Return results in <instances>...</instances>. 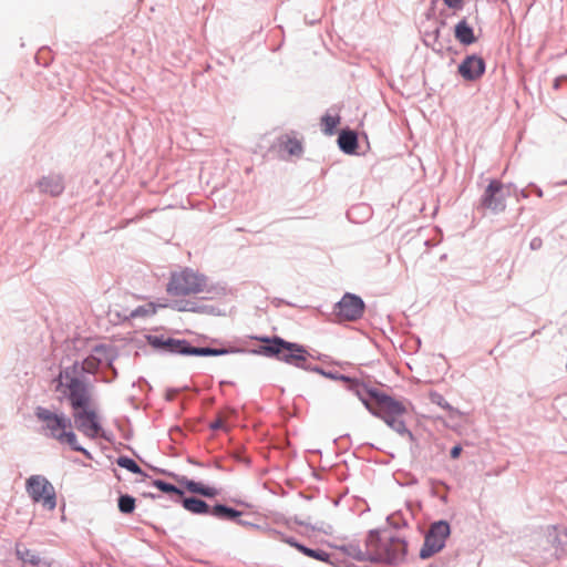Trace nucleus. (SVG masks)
Masks as SVG:
<instances>
[{
    "mask_svg": "<svg viewBox=\"0 0 567 567\" xmlns=\"http://www.w3.org/2000/svg\"><path fill=\"white\" fill-rule=\"evenodd\" d=\"M408 545L390 529L371 530L364 543V549L350 546L349 554L360 561L398 564L406 555Z\"/></svg>",
    "mask_w": 567,
    "mask_h": 567,
    "instance_id": "1",
    "label": "nucleus"
},
{
    "mask_svg": "<svg viewBox=\"0 0 567 567\" xmlns=\"http://www.w3.org/2000/svg\"><path fill=\"white\" fill-rule=\"evenodd\" d=\"M357 395L371 414L382 419L398 434L413 440V434L402 420L406 413L402 402L365 384H357Z\"/></svg>",
    "mask_w": 567,
    "mask_h": 567,
    "instance_id": "2",
    "label": "nucleus"
},
{
    "mask_svg": "<svg viewBox=\"0 0 567 567\" xmlns=\"http://www.w3.org/2000/svg\"><path fill=\"white\" fill-rule=\"evenodd\" d=\"M68 400L74 426L90 439L106 437L100 423L99 415L93 406V393H89L78 383H72V391H60Z\"/></svg>",
    "mask_w": 567,
    "mask_h": 567,
    "instance_id": "3",
    "label": "nucleus"
},
{
    "mask_svg": "<svg viewBox=\"0 0 567 567\" xmlns=\"http://www.w3.org/2000/svg\"><path fill=\"white\" fill-rule=\"evenodd\" d=\"M103 364V359H97L94 354H90L83 361H75L60 370L58 377L53 380L55 383V392L72 391V383H78L79 386L85 389L89 393H93L94 379L93 377L100 367Z\"/></svg>",
    "mask_w": 567,
    "mask_h": 567,
    "instance_id": "4",
    "label": "nucleus"
},
{
    "mask_svg": "<svg viewBox=\"0 0 567 567\" xmlns=\"http://www.w3.org/2000/svg\"><path fill=\"white\" fill-rule=\"evenodd\" d=\"M146 340L161 353L174 355L219 357L234 351L225 348L194 347L186 339H175L164 334H148Z\"/></svg>",
    "mask_w": 567,
    "mask_h": 567,
    "instance_id": "5",
    "label": "nucleus"
},
{
    "mask_svg": "<svg viewBox=\"0 0 567 567\" xmlns=\"http://www.w3.org/2000/svg\"><path fill=\"white\" fill-rule=\"evenodd\" d=\"M262 341L264 344L255 351L256 353L268 358H276L299 369H307V357L309 353L303 346L286 341L277 336L265 338Z\"/></svg>",
    "mask_w": 567,
    "mask_h": 567,
    "instance_id": "6",
    "label": "nucleus"
},
{
    "mask_svg": "<svg viewBox=\"0 0 567 567\" xmlns=\"http://www.w3.org/2000/svg\"><path fill=\"white\" fill-rule=\"evenodd\" d=\"M206 277L189 268L172 274L167 284V292L172 296H188L204 291Z\"/></svg>",
    "mask_w": 567,
    "mask_h": 567,
    "instance_id": "7",
    "label": "nucleus"
},
{
    "mask_svg": "<svg viewBox=\"0 0 567 567\" xmlns=\"http://www.w3.org/2000/svg\"><path fill=\"white\" fill-rule=\"evenodd\" d=\"M34 415L42 424L43 433L56 441L62 435V432L72 427L71 417L63 413L58 414L52 412L44 406H37L34 410Z\"/></svg>",
    "mask_w": 567,
    "mask_h": 567,
    "instance_id": "8",
    "label": "nucleus"
},
{
    "mask_svg": "<svg viewBox=\"0 0 567 567\" xmlns=\"http://www.w3.org/2000/svg\"><path fill=\"white\" fill-rule=\"evenodd\" d=\"M27 491L31 498L41 503L49 511L56 506L55 491L52 484L41 475H33L27 481Z\"/></svg>",
    "mask_w": 567,
    "mask_h": 567,
    "instance_id": "9",
    "label": "nucleus"
},
{
    "mask_svg": "<svg viewBox=\"0 0 567 567\" xmlns=\"http://www.w3.org/2000/svg\"><path fill=\"white\" fill-rule=\"evenodd\" d=\"M449 535L450 525L446 522L440 520L434 523L425 535L424 544L420 550V557L426 559L439 553L444 547Z\"/></svg>",
    "mask_w": 567,
    "mask_h": 567,
    "instance_id": "10",
    "label": "nucleus"
},
{
    "mask_svg": "<svg viewBox=\"0 0 567 567\" xmlns=\"http://www.w3.org/2000/svg\"><path fill=\"white\" fill-rule=\"evenodd\" d=\"M364 311V302L361 297L347 292L340 301L336 303L334 312L341 320L355 321L360 319Z\"/></svg>",
    "mask_w": 567,
    "mask_h": 567,
    "instance_id": "11",
    "label": "nucleus"
},
{
    "mask_svg": "<svg viewBox=\"0 0 567 567\" xmlns=\"http://www.w3.org/2000/svg\"><path fill=\"white\" fill-rule=\"evenodd\" d=\"M481 206L495 214L505 210L506 194L504 192V185L499 181L493 179L489 182L482 195Z\"/></svg>",
    "mask_w": 567,
    "mask_h": 567,
    "instance_id": "12",
    "label": "nucleus"
},
{
    "mask_svg": "<svg viewBox=\"0 0 567 567\" xmlns=\"http://www.w3.org/2000/svg\"><path fill=\"white\" fill-rule=\"evenodd\" d=\"M485 61L483 58L472 54L467 55L458 65V73L467 81L480 79L485 72Z\"/></svg>",
    "mask_w": 567,
    "mask_h": 567,
    "instance_id": "13",
    "label": "nucleus"
},
{
    "mask_svg": "<svg viewBox=\"0 0 567 567\" xmlns=\"http://www.w3.org/2000/svg\"><path fill=\"white\" fill-rule=\"evenodd\" d=\"M35 187L40 194L58 197L64 192V178L60 174H49L47 176H42L35 183Z\"/></svg>",
    "mask_w": 567,
    "mask_h": 567,
    "instance_id": "14",
    "label": "nucleus"
},
{
    "mask_svg": "<svg viewBox=\"0 0 567 567\" xmlns=\"http://www.w3.org/2000/svg\"><path fill=\"white\" fill-rule=\"evenodd\" d=\"M17 556L25 567H48V564L33 550L22 544L17 545Z\"/></svg>",
    "mask_w": 567,
    "mask_h": 567,
    "instance_id": "15",
    "label": "nucleus"
},
{
    "mask_svg": "<svg viewBox=\"0 0 567 567\" xmlns=\"http://www.w3.org/2000/svg\"><path fill=\"white\" fill-rule=\"evenodd\" d=\"M455 39L463 45H471L476 42L473 28L467 23L466 19H462L454 28Z\"/></svg>",
    "mask_w": 567,
    "mask_h": 567,
    "instance_id": "16",
    "label": "nucleus"
},
{
    "mask_svg": "<svg viewBox=\"0 0 567 567\" xmlns=\"http://www.w3.org/2000/svg\"><path fill=\"white\" fill-rule=\"evenodd\" d=\"M306 371H310V372H316V373H319L328 379H331V380H341V381H344L347 383H349V388L351 390H353L355 393H357V384H362L360 381H358L357 379H352L348 375H344V374H340L338 372H331V371H324L321 367L319 365H312V364H309L307 365V369Z\"/></svg>",
    "mask_w": 567,
    "mask_h": 567,
    "instance_id": "17",
    "label": "nucleus"
},
{
    "mask_svg": "<svg viewBox=\"0 0 567 567\" xmlns=\"http://www.w3.org/2000/svg\"><path fill=\"white\" fill-rule=\"evenodd\" d=\"M338 145L346 154H353L358 148V135L350 130H343L338 136Z\"/></svg>",
    "mask_w": 567,
    "mask_h": 567,
    "instance_id": "18",
    "label": "nucleus"
},
{
    "mask_svg": "<svg viewBox=\"0 0 567 567\" xmlns=\"http://www.w3.org/2000/svg\"><path fill=\"white\" fill-rule=\"evenodd\" d=\"M156 313V307L153 302H148L142 306L136 307L135 309L128 311L123 316L125 320L135 319V318H146L152 317Z\"/></svg>",
    "mask_w": 567,
    "mask_h": 567,
    "instance_id": "19",
    "label": "nucleus"
},
{
    "mask_svg": "<svg viewBox=\"0 0 567 567\" xmlns=\"http://www.w3.org/2000/svg\"><path fill=\"white\" fill-rule=\"evenodd\" d=\"M91 354H94L97 359H103V363H106L111 368H112L113 361L116 358V354L114 353L113 349L105 344H96L92 349Z\"/></svg>",
    "mask_w": 567,
    "mask_h": 567,
    "instance_id": "20",
    "label": "nucleus"
},
{
    "mask_svg": "<svg viewBox=\"0 0 567 567\" xmlns=\"http://www.w3.org/2000/svg\"><path fill=\"white\" fill-rule=\"evenodd\" d=\"M288 543L308 557H311V558L320 560V561H328V559H329V554L326 553L324 550L311 549V548H308L297 542L288 540Z\"/></svg>",
    "mask_w": 567,
    "mask_h": 567,
    "instance_id": "21",
    "label": "nucleus"
},
{
    "mask_svg": "<svg viewBox=\"0 0 567 567\" xmlns=\"http://www.w3.org/2000/svg\"><path fill=\"white\" fill-rule=\"evenodd\" d=\"M58 441L62 444H68L74 451L82 452L84 455L90 456L89 452L78 444V437L72 431V427L62 432V435Z\"/></svg>",
    "mask_w": 567,
    "mask_h": 567,
    "instance_id": "22",
    "label": "nucleus"
},
{
    "mask_svg": "<svg viewBox=\"0 0 567 567\" xmlns=\"http://www.w3.org/2000/svg\"><path fill=\"white\" fill-rule=\"evenodd\" d=\"M183 505L187 511L195 514H206L209 512V506L204 501L195 497L184 498Z\"/></svg>",
    "mask_w": 567,
    "mask_h": 567,
    "instance_id": "23",
    "label": "nucleus"
},
{
    "mask_svg": "<svg viewBox=\"0 0 567 567\" xmlns=\"http://www.w3.org/2000/svg\"><path fill=\"white\" fill-rule=\"evenodd\" d=\"M186 487L192 493H197L206 497H214L217 495V489L212 486H205L202 483L190 481L186 484Z\"/></svg>",
    "mask_w": 567,
    "mask_h": 567,
    "instance_id": "24",
    "label": "nucleus"
},
{
    "mask_svg": "<svg viewBox=\"0 0 567 567\" xmlns=\"http://www.w3.org/2000/svg\"><path fill=\"white\" fill-rule=\"evenodd\" d=\"M212 514L218 518L234 519L240 515L239 512L226 507L224 505H216L212 509Z\"/></svg>",
    "mask_w": 567,
    "mask_h": 567,
    "instance_id": "25",
    "label": "nucleus"
},
{
    "mask_svg": "<svg viewBox=\"0 0 567 567\" xmlns=\"http://www.w3.org/2000/svg\"><path fill=\"white\" fill-rule=\"evenodd\" d=\"M282 148L292 156H300L303 152L302 144L297 138H287L282 144Z\"/></svg>",
    "mask_w": 567,
    "mask_h": 567,
    "instance_id": "26",
    "label": "nucleus"
},
{
    "mask_svg": "<svg viewBox=\"0 0 567 567\" xmlns=\"http://www.w3.org/2000/svg\"><path fill=\"white\" fill-rule=\"evenodd\" d=\"M194 312L196 313H206V315H213V316H219L221 315V311L218 307H215L213 305L203 303L198 300L195 302V309Z\"/></svg>",
    "mask_w": 567,
    "mask_h": 567,
    "instance_id": "27",
    "label": "nucleus"
},
{
    "mask_svg": "<svg viewBox=\"0 0 567 567\" xmlns=\"http://www.w3.org/2000/svg\"><path fill=\"white\" fill-rule=\"evenodd\" d=\"M118 508L124 514H130L135 508V499L130 495H122L118 498Z\"/></svg>",
    "mask_w": 567,
    "mask_h": 567,
    "instance_id": "28",
    "label": "nucleus"
},
{
    "mask_svg": "<svg viewBox=\"0 0 567 567\" xmlns=\"http://www.w3.org/2000/svg\"><path fill=\"white\" fill-rule=\"evenodd\" d=\"M154 486L167 494H174L177 495L178 497H182L183 495V492L178 489L176 486L163 481H155Z\"/></svg>",
    "mask_w": 567,
    "mask_h": 567,
    "instance_id": "29",
    "label": "nucleus"
},
{
    "mask_svg": "<svg viewBox=\"0 0 567 567\" xmlns=\"http://www.w3.org/2000/svg\"><path fill=\"white\" fill-rule=\"evenodd\" d=\"M322 124L324 125V132L327 134H333L336 126L339 124V117L338 116H331L329 114H326L321 118Z\"/></svg>",
    "mask_w": 567,
    "mask_h": 567,
    "instance_id": "30",
    "label": "nucleus"
},
{
    "mask_svg": "<svg viewBox=\"0 0 567 567\" xmlns=\"http://www.w3.org/2000/svg\"><path fill=\"white\" fill-rule=\"evenodd\" d=\"M196 300H175L172 308L177 311L194 312Z\"/></svg>",
    "mask_w": 567,
    "mask_h": 567,
    "instance_id": "31",
    "label": "nucleus"
},
{
    "mask_svg": "<svg viewBox=\"0 0 567 567\" xmlns=\"http://www.w3.org/2000/svg\"><path fill=\"white\" fill-rule=\"evenodd\" d=\"M363 210L367 216H370V208L365 205H358V206H354L352 207L349 212H348V218L350 220H353V216L355 213L358 212H361Z\"/></svg>",
    "mask_w": 567,
    "mask_h": 567,
    "instance_id": "32",
    "label": "nucleus"
},
{
    "mask_svg": "<svg viewBox=\"0 0 567 567\" xmlns=\"http://www.w3.org/2000/svg\"><path fill=\"white\" fill-rule=\"evenodd\" d=\"M461 452H462V446L460 444H456L453 447H451V450L449 451V456L451 458H457L461 455Z\"/></svg>",
    "mask_w": 567,
    "mask_h": 567,
    "instance_id": "33",
    "label": "nucleus"
},
{
    "mask_svg": "<svg viewBox=\"0 0 567 567\" xmlns=\"http://www.w3.org/2000/svg\"><path fill=\"white\" fill-rule=\"evenodd\" d=\"M543 246V240L539 237H535L530 240L529 247L532 250H537Z\"/></svg>",
    "mask_w": 567,
    "mask_h": 567,
    "instance_id": "34",
    "label": "nucleus"
},
{
    "mask_svg": "<svg viewBox=\"0 0 567 567\" xmlns=\"http://www.w3.org/2000/svg\"><path fill=\"white\" fill-rule=\"evenodd\" d=\"M463 0H444V3L451 9H458L462 7Z\"/></svg>",
    "mask_w": 567,
    "mask_h": 567,
    "instance_id": "35",
    "label": "nucleus"
},
{
    "mask_svg": "<svg viewBox=\"0 0 567 567\" xmlns=\"http://www.w3.org/2000/svg\"><path fill=\"white\" fill-rule=\"evenodd\" d=\"M121 466L126 467L128 471L133 473H138L141 470L137 463H118Z\"/></svg>",
    "mask_w": 567,
    "mask_h": 567,
    "instance_id": "36",
    "label": "nucleus"
},
{
    "mask_svg": "<svg viewBox=\"0 0 567 567\" xmlns=\"http://www.w3.org/2000/svg\"><path fill=\"white\" fill-rule=\"evenodd\" d=\"M224 427V421L221 417H218L210 424L212 430H219Z\"/></svg>",
    "mask_w": 567,
    "mask_h": 567,
    "instance_id": "37",
    "label": "nucleus"
},
{
    "mask_svg": "<svg viewBox=\"0 0 567 567\" xmlns=\"http://www.w3.org/2000/svg\"><path fill=\"white\" fill-rule=\"evenodd\" d=\"M436 403L441 405L443 409H451V405L441 395H439V401Z\"/></svg>",
    "mask_w": 567,
    "mask_h": 567,
    "instance_id": "38",
    "label": "nucleus"
},
{
    "mask_svg": "<svg viewBox=\"0 0 567 567\" xmlns=\"http://www.w3.org/2000/svg\"><path fill=\"white\" fill-rule=\"evenodd\" d=\"M115 461L124 462V461H133V460H132V458H130V457H127V456H122V455H121V456L116 457V460H115Z\"/></svg>",
    "mask_w": 567,
    "mask_h": 567,
    "instance_id": "39",
    "label": "nucleus"
},
{
    "mask_svg": "<svg viewBox=\"0 0 567 567\" xmlns=\"http://www.w3.org/2000/svg\"><path fill=\"white\" fill-rule=\"evenodd\" d=\"M535 193L538 197H543V190L539 187H535Z\"/></svg>",
    "mask_w": 567,
    "mask_h": 567,
    "instance_id": "40",
    "label": "nucleus"
},
{
    "mask_svg": "<svg viewBox=\"0 0 567 567\" xmlns=\"http://www.w3.org/2000/svg\"><path fill=\"white\" fill-rule=\"evenodd\" d=\"M520 194H522V196H523L524 198H527V197H528V194H527L525 190H522V193H520Z\"/></svg>",
    "mask_w": 567,
    "mask_h": 567,
    "instance_id": "41",
    "label": "nucleus"
},
{
    "mask_svg": "<svg viewBox=\"0 0 567 567\" xmlns=\"http://www.w3.org/2000/svg\"><path fill=\"white\" fill-rule=\"evenodd\" d=\"M434 447H436V449H441V447H442V444H441V443H434Z\"/></svg>",
    "mask_w": 567,
    "mask_h": 567,
    "instance_id": "42",
    "label": "nucleus"
},
{
    "mask_svg": "<svg viewBox=\"0 0 567 567\" xmlns=\"http://www.w3.org/2000/svg\"><path fill=\"white\" fill-rule=\"evenodd\" d=\"M236 461H237V462H240V461H247V460H246V458H240V457H238V458H236Z\"/></svg>",
    "mask_w": 567,
    "mask_h": 567,
    "instance_id": "43",
    "label": "nucleus"
},
{
    "mask_svg": "<svg viewBox=\"0 0 567 567\" xmlns=\"http://www.w3.org/2000/svg\"><path fill=\"white\" fill-rule=\"evenodd\" d=\"M563 184L567 185V181H566V182H564Z\"/></svg>",
    "mask_w": 567,
    "mask_h": 567,
    "instance_id": "44",
    "label": "nucleus"
}]
</instances>
